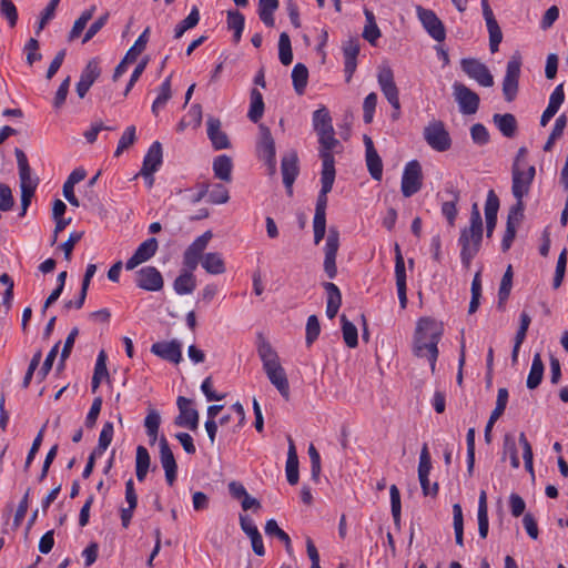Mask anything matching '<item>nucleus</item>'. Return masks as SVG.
Instances as JSON below:
<instances>
[{
  "label": "nucleus",
  "mask_w": 568,
  "mask_h": 568,
  "mask_svg": "<svg viewBox=\"0 0 568 568\" xmlns=\"http://www.w3.org/2000/svg\"><path fill=\"white\" fill-rule=\"evenodd\" d=\"M257 338V354L263 364V371L265 372L271 384L278 390V393L285 399H288L290 384L286 373L281 365L277 353L262 334H258Z\"/></svg>",
  "instance_id": "obj_2"
},
{
  "label": "nucleus",
  "mask_w": 568,
  "mask_h": 568,
  "mask_svg": "<svg viewBox=\"0 0 568 568\" xmlns=\"http://www.w3.org/2000/svg\"><path fill=\"white\" fill-rule=\"evenodd\" d=\"M504 456L508 455L510 464L514 468H518L520 465L519 457L517 455V446L515 437L510 434H506L503 444Z\"/></svg>",
  "instance_id": "obj_50"
},
{
  "label": "nucleus",
  "mask_w": 568,
  "mask_h": 568,
  "mask_svg": "<svg viewBox=\"0 0 568 568\" xmlns=\"http://www.w3.org/2000/svg\"><path fill=\"white\" fill-rule=\"evenodd\" d=\"M377 104V95L375 92L369 93L363 103V119L366 124L373 121L374 112Z\"/></svg>",
  "instance_id": "obj_56"
},
{
  "label": "nucleus",
  "mask_w": 568,
  "mask_h": 568,
  "mask_svg": "<svg viewBox=\"0 0 568 568\" xmlns=\"http://www.w3.org/2000/svg\"><path fill=\"white\" fill-rule=\"evenodd\" d=\"M232 168H233L232 160L227 155H224V154L219 155L213 161L214 175H215V178H217L222 181H225V182L231 181Z\"/></svg>",
  "instance_id": "obj_30"
},
{
  "label": "nucleus",
  "mask_w": 568,
  "mask_h": 568,
  "mask_svg": "<svg viewBox=\"0 0 568 568\" xmlns=\"http://www.w3.org/2000/svg\"><path fill=\"white\" fill-rule=\"evenodd\" d=\"M317 135L321 144L320 158L322 159L323 168H325L326 160H331V166L335 168V160L332 151L339 144V141L335 138L334 129L318 132Z\"/></svg>",
  "instance_id": "obj_20"
},
{
  "label": "nucleus",
  "mask_w": 568,
  "mask_h": 568,
  "mask_svg": "<svg viewBox=\"0 0 568 568\" xmlns=\"http://www.w3.org/2000/svg\"><path fill=\"white\" fill-rule=\"evenodd\" d=\"M481 9L489 33V49L491 53H495L498 51L499 44L503 40V32L497 20L495 19L494 12L488 1H484V4H481Z\"/></svg>",
  "instance_id": "obj_17"
},
{
  "label": "nucleus",
  "mask_w": 568,
  "mask_h": 568,
  "mask_svg": "<svg viewBox=\"0 0 568 568\" xmlns=\"http://www.w3.org/2000/svg\"><path fill=\"white\" fill-rule=\"evenodd\" d=\"M395 277L396 284H406L405 262L398 244H395Z\"/></svg>",
  "instance_id": "obj_54"
},
{
  "label": "nucleus",
  "mask_w": 568,
  "mask_h": 568,
  "mask_svg": "<svg viewBox=\"0 0 568 568\" xmlns=\"http://www.w3.org/2000/svg\"><path fill=\"white\" fill-rule=\"evenodd\" d=\"M113 433V424L111 422L104 423L99 436L98 446L93 452L98 453L99 455L103 454L112 442Z\"/></svg>",
  "instance_id": "obj_47"
},
{
  "label": "nucleus",
  "mask_w": 568,
  "mask_h": 568,
  "mask_svg": "<svg viewBox=\"0 0 568 568\" xmlns=\"http://www.w3.org/2000/svg\"><path fill=\"white\" fill-rule=\"evenodd\" d=\"M245 18L240 11L227 12V27L234 31L233 39L237 43L241 40Z\"/></svg>",
  "instance_id": "obj_39"
},
{
  "label": "nucleus",
  "mask_w": 568,
  "mask_h": 568,
  "mask_svg": "<svg viewBox=\"0 0 568 568\" xmlns=\"http://www.w3.org/2000/svg\"><path fill=\"white\" fill-rule=\"evenodd\" d=\"M446 192L452 195V200L442 204V213L447 219L449 225L453 226L458 213L456 206L459 201V191L452 186Z\"/></svg>",
  "instance_id": "obj_32"
},
{
  "label": "nucleus",
  "mask_w": 568,
  "mask_h": 568,
  "mask_svg": "<svg viewBox=\"0 0 568 568\" xmlns=\"http://www.w3.org/2000/svg\"><path fill=\"white\" fill-rule=\"evenodd\" d=\"M135 126L131 125L125 129L122 136L119 140L118 148L115 150L114 155L119 156L121 153L126 150L129 146H131L135 142Z\"/></svg>",
  "instance_id": "obj_52"
},
{
  "label": "nucleus",
  "mask_w": 568,
  "mask_h": 568,
  "mask_svg": "<svg viewBox=\"0 0 568 568\" xmlns=\"http://www.w3.org/2000/svg\"><path fill=\"white\" fill-rule=\"evenodd\" d=\"M463 71L471 79L476 80L480 85L489 88L494 84V78L489 69L476 59H463Z\"/></svg>",
  "instance_id": "obj_12"
},
{
  "label": "nucleus",
  "mask_w": 568,
  "mask_h": 568,
  "mask_svg": "<svg viewBox=\"0 0 568 568\" xmlns=\"http://www.w3.org/2000/svg\"><path fill=\"white\" fill-rule=\"evenodd\" d=\"M418 18L428 32V34L436 41L442 42L446 38V30L443 22L436 16L433 10L424 9L422 7L417 8Z\"/></svg>",
  "instance_id": "obj_11"
},
{
  "label": "nucleus",
  "mask_w": 568,
  "mask_h": 568,
  "mask_svg": "<svg viewBox=\"0 0 568 568\" xmlns=\"http://www.w3.org/2000/svg\"><path fill=\"white\" fill-rule=\"evenodd\" d=\"M150 29L146 28L135 40L134 44L125 53L126 60L135 61L138 57L145 50L149 41Z\"/></svg>",
  "instance_id": "obj_48"
},
{
  "label": "nucleus",
  "mask_w": 568,
  "mask_h": 568,
  "mask_svg": "<svg viewBox=\"0 0 568 568\" xmlns=\"http://www.w3.org/2000/svg\"><path fill=\"white\" fill-rule=\"evenodd\" d=\"M0 14L8 21L10 28L18 22V10L12 0H0Z\"/></svg>",
  "instance_id": "obj_49"
},
{
  "label": "nucleus",
  "mask_w": 568,
  "mask_h": 568,
  "mask_svg": "<svg viewBox=\"0 0 568 568\" xmlns=\"http://www.w3.org/2000/svg\"><path fill=\"white\" fill-rule=\"evenodd\" d=\"M250 99H251V103H250V110L247 113V118L252 122L257 123L262 119L263 113H264L263 95L257 89L254 88L251 90Z\"/></svg>",
  "instance_id": "obj_31"
},
{
  "label": "nucleus",
  "mask_w": 568,
  "mask_h": 568,
  "mask_svg": "<svg viewBox=\"0 0 568 568\" xmlns=\"http://www.w3.org/2000/svg\"><path fill=\"white\" fill-rule=\"evenodd\" d=\"M283 175V183L286 187L288 195L293 194V183L298 175V158L296 152H290L284 155L281 163Z\"/></svg>",
  "instance_id": "obj_18"
},
{
  "label": "nucleus",
  "mask_w": 568,
  "mask_h": 568,
  "mask_svg": "<svg viewBox=\"0 0 568 568\" xmlns=\"http://www.w3.org/2000/svg\"><path fill=\"white\" fill-rule=\"evenodd\" d=\"M212 236V232L206 231L201 236L195 239L194 242L187 247L184 253V260L187 266L195 267L197 265V262Z\"/></svg>",
  "instance_id": "obj_21"
},
{
  "label": "nucleus",
  "mask_w": 568,
  "mask_h": 568,
  "mask_svg": "<svg viewBox=\"0 0 568 568\" xmlns=\"http://www.w3.org/2000/svg\"><path fill=\"white\" fill-rule=\"evenodd\" d=\"M61 0H51L49 4L45 7V9L42 12L41 19L39 21L38 28L36 33L40 34V32L44 29L47 23L54 17L57 7Z\"/></svg>",
  "instance_id": "obj_61"
},
{
  "label": "nucleus",
  "mask_w": 568,
  "mask_h": 568,
  "mask_svg": "<svg viewBox=\"0 0 568 568\" xmlns=\"http://www.w3.org/2000/svg\"><path fill=\"white\" fill-rule=\"evenodd\" d=\"M426 143L437 152H445L452 146V138L445 124L439 120L429 122L423 131Z\"/></svg>",
  "instance_id": "obj_4"
},
{
  "label": "nucleus",
  "mask_w": 568,
  "mask_h": 568,
  "mask_svg": "<svg viewBox=\"0 0 568 568\" xmlns=\"http://www.w3.org/2000/svg\"><path fill=\"white\" fill-rule=\"evenodd\" d=\"M544 363L539 353H536L532 358L531 367L527 377V387L529 389L537 388L544 376Z\"/></svg>",
  "instance_id": "obj_29"
},
{
  "label": "nucleus",
  "mask_w": 568,
  "mask_h": 568,
  "mask_svg": "<svg viewBox=\"0 0 568 568\" xmlns=\"http://www.w3.org/2000/svg\"><path fill=\"white\" fill-rule=\"evenodd\" d=\"M443 324L430 317L417 321L413 336V354L429 362L432 372H435L438 357V343L443 335Z\"/></svg>",
  "instance_id": "obj_1"
},
{
  "label": "nucleus",
  "mask_w": 568,
  "mask_h": 568,
  "mask_svg": "<svg viewBox=\"0 0 568 568\" xmlns=\"http://www.w3.org/2000/svg\"><path fill=\"white\" fill-rule=\"evenodd\" d=\"M313 128L316 133L322 131H328L333 128L332 118L328 110L325 106H321L313 113Z\"/></svg>",
  "instance_id": "obj_35"
},
{
  "label": "nucleus",
  "mask_w": 568,
  "mask_h": 568,
  "mask_svg": "<svg viewBox=\"0 0 568 568\" xmlns=\"http://www.w3.org/2000/svg\"><path fill=\"white\" fill-rule=\"evenodd\" d=\"M499 210V199L496 193L490 190L487 194L486 203H485V217H486V230L487 236L490 237L496 224H497V213Z\"/></svg>",
  "instance_id": "obj_25"
},
{
  "label": "nucleus",
  "mask_w": 568,
  "mask_h": 568,
  "mask_svg": "<svg viewBox=\"0 0 568 568\" xmlns=\"http://www.w3.org/2000/svg\"><path fill=\"white\" fill-rule=\"evenodd\" d=\"M159 248V242L155 237H149L142 242L133 255L126 261L125 268L128 271L134 270L140 264L149 261Z\"/></svg>",
  "instance_id": "obj_14"
},
{
  "label": "nucleus",
  "mask_w": 568,
  "mask_h": 568,
  "mask_svg": "<svg viewBox=\"0 0 568 568\" xmlns=\"http://www.w3.org/2000/svg\"><path fill=\"white\" fill-rule=\"evenodd\" d=\"M38 185V181H23L20 182L21 189V213L23 216L31 203V199L34 195L36 189Z\"/></svg>",
  "instance_id": "obj_43"
},
{
  "label": "nucleus",
  "mask_w": 568,
  "mask_h": 568,
  "mask_svg": "<svg viewBox=\"0 0 568 568\" xmlns=\"http://www.w3.org/2000/svg\"><path fill=\"white\" fill-rule=\"evenodd\" d=\"M381 90H382L385 99L392 105V108L398 109L399 108V91H398V88H397L395 81L388 85H385Z\"/></svg>",
  "instance_id": "obj_64"
},
{
  "label": "nucleus",
  "mask_w": 568,
  "mask_h": 568,
  "mask_svg": "<svg viewBox=\"0 0 568 568\" xmlns=\"http://www.w3.org/2000/svg\"><path fill=\"white\" fill-rule=\"evenodd\" d=\"M454 95L463 114H474L479 108V97L463 83L454 84Z\"/></svg>",
  "instance_id": "obj_13"
},
{
  "label": "nucleus",
  "mask_w": 568,
  "mask_h": 568,
  "mask_svg": "<svg viewBox=\"0 0 568 568\" xmlns=\"http://www.w3.org/2000/svg\"><path fill=\"white\" fill-rule=\"evenodd\" d=\"M327 287V305L326 315L328 318H334L339 310L342 303V295L338 286H326Z\"/></svg>",
  "instance_id": "obj_37"
},
{
  "label": "nucleus",
  "mask_w": 568,
  "mask_h": 568,
  "mask_svg": "<svg viewBox=\"0 0 568 568\" xmlns=\"http://www.w3.org/2000/svg\"><path fill=\"white\" fill-rule=\"evenodd\" d=\"M524 200H516V204L509 209L506 225L517 227L524 217Z\"/></svg>",
  "instance_id": "obj_51"
},
{
  "label": "nucleus",
  "mask_w": 568,
  "mask_h": 568,
  "mask_svg": "<svg viewBox=\"0 0 568 568\" xmlns=\"http://www.w3.org/2000/svg\"><path fill=\"white\" fill-rule=\"evenodd\" d=\"M308 70L303 63H297L292 70V81L297 94H303L307 85Z\"/></svg>",
  "instance_id": "obj_34"
},
{
  "label": "nucleus",
  "mask_w": 568,
  "mask_h": 568,
  "mask_svg": "<svg viewBox=\"0 0 568 568\" xmlns=\"http://www.w3.org/2000/svg\"><path fill=\"white\" fill-rule=\"evenodd\" d=\"M423 185L422 165L417 160L408 162L402 176V193L405 197L416 194Z\"/></svg>",
  "instance_id": "obj_8"
},
{
  "label": "nucleus",
  "mask_w": 568,
  "mask_h": 568,
  "mask_svg": "<svg viewBox=\"0 0 568 568\" xmlns=\"http://www.w3.org/2000/svg\"><path fill=\"white\" fill-rule=\"evenodd\" d=\"M493 122L506 138H513L517 133L518 124L514 114L511 113H495L493 115Z\"/></svg>",
  "instance_id": "obj_28"
},
{
  "label": "nucleus",
  "mask_w": 568,
  "mask_h": 568,
  "mask_svg": "<svg viewBox=\"0 0 568 568\" xmlns=\"http://www.w3.org/2000/svg\"><path fill=\"white\" fill-rule=\"evenodd\" d=\"M339 247V232L335 226H331L328 230L326 244L324 247V270L329 278H334L336 275V254Z\"/></svg>",
  "instance_id": "obj_10"
},
{
  "label": "nucleus",
  "mask_w": 568,
  "mask_h": 568,
  "mask_svg": "<svg viewBox=\"0 0 568 568\" xmlns=\"http://www.w3.org/2000/svg\"><path fill=\"white\" fill-rule=\"evenodd\" d=\"M536 169L534 165L527 168L513 164L511 166V193L516 200H524L529 194L534 182Z\"/></svg>",
  "instance_id": "obj_5"
},
{
  "label": "nucleus",
  "mask_w": 568,
  "mask_h": 568,
  "mask_svg": "<svg viewBox=\"0 0 568 568\" xmlns=\"http://www.w3.org/2000/svg\"><path fill=\"white\" fill-rule=\"evenodd\" d=\"M161 423V416L155 409H149V413L144 419V426L146 434L150 437V443L153 445L158 439V432Z\"/></svg>",
  "instance_id": "obj_38"
},
{
  "label": "nucleus",
  "mask_w": 568,
  "mask_h": 568,
  "mask_svg": "<svg viewBox=\"0 0 568 568\" xmlns=\"http://www.w3.org/2000/svg\"><path fill=\"white\" fill-rule=\"evenodd\" d=\"M470 136L474 143L485 145L489 142V132L481 123H476L470 128Z\"/></svg>",
  "instance_id": "obj_58"
},
{
  "label": "nucleus",
  "mask_w": 568,
  "mask_h": 568,
  "mask_svg": "<svg viewBox=\"0 0 568 568\" xmlns=\"http://www.w3.org/2000/svg\"><path fill=\"white\" fill-rule=\"evenodd\" d=\"M278 58L282 64L288 65L293 61L291 40L286 32H282L278 39Z\"/></svg>",
  "instance_id": "obj_46"
},
{
  "label": "nucleus",
  "mask_w": 568,
  "mask_h": 568,
  "mask_svg": "<svg viewBox=\"0 0 568 568\" xmlns=\"http://www.w3.org/2000/svg\"><path fill=\"white\" fill-rule=\"evenodd\" d=\"M207 136L215 150L230 148V140L224 131L221 130V121L217 118H207Z\"/></svg>",
  "instance_id": "obj_23"
},
{
  "label": "nucleus",
  "mask_w": 568,
  "mask_h": 568,
  "mask_svg": "<svg viewBox=\"0 0 568 568\" xmlns=\"http://www.w3.org/2000/svg\"><path fill=\"white\" fill-rule=\"evenodd\" d=\"M195 286H173V291L165 297L169 305L173 307L193 306L195 301L193 298V288Z\"/></svg>",
  "instance_id": "obj_24"
},
{
  "label": "nucleus",
  "mask_w": 568,
  "mask_h": 568,
  "mask_svg": "<svg viewBox=\"0 0 568 568\" xmlns=\"http://www.w3.org/2000/svg\"><path fill=\"white\" fill-rule=\"evenodd\" d=\"M136 284H163L161 273L154 266H145L136 272Z\"/></svg>",
  "instance_id": "obj_36"
},
{
  "label": "nucleus",
  "mask_w": 568,
  "mask_h": 568,
  "mask_svg": "<svg viewBox=\"0 0 568 568\" xmlns=\"http://www.w3.org/2000/svg\"><path fill=\"white\" fill-rule=\"evenodd\" d=\"M201 264L210 274H222L225 271L224 261L220 253H206L202 257Z\"/></svg>",
  "instance_id": "obj_33"
},
{
  "label": "nucleus",
  "mask_w": 568,
  "mask_h": 568,
  "mask_svg": "<svg viewBox=\"0 0 568 568\" xmlns=\"http://www.w3.org/2000/svg\"><path fill=\"white\" fill-rule=\"evenodd\" d=\"M430 469V454L427 444H424L419 455L418 476H429Z\"/></svg>",
  "instance_id": "obj_63"
},
{
  "label": "nucleus",
  "mask_w": 568,
  "mask_h": 568,
  "mask_svg": "<svg viewBox=\"0 0 568 568\" xmlns=\"http://www.w3.org/2000/svg\"><path fill=\"white\" fill-rule=\"evenodd\" d=\"M101 74L99 58L91 59L82 70L80 80L92 85Z\"/></svg>",
  "instance_id": "obj_44"
},
{
  "label": "nucleus",
  "mask_w": 568,
  "mask_h": 568,
  "mask_svg": "<svg viewBox=\"0 0 568 568\" xmlns=\"http://www.w3.org/2000/svg\"><path fill=\"white\" fill-rule=\"evenodd\" d=\"M179 408V416L175 418L174 423L180 427H189L194 430L199 425V413L196 409L191 407V399L180 396L176 400Z\"/></svg>",
  "instance_id": "obj_16"
},
{
  "label": "nucleus",
  "mask_w": 568,
  "mask_h": 568,
  "mask_svg": "<svg viewBox=\"0 0 568 568\" xmlns=\"http://www.w3.org/2000/svg\"><path fill=\"white\" fill-rule=\"evenodd\" d=\"M342 332L345 344L354 348L358 344V332L356 326L351 323L345 315H342Z\"/></svg>",
  "instance_id": "obj_41"
},
{
  "label": "nucleus",
  "mask_w": 568,
  "mask_h": 568,
  "mask_svg": "<svg viewBox=\"0 0 568 568\" xmlns=\"http://www.w3.org/2000/svg\"><path fill=\"white\" fill-rule=\"evenodd\" d=\"M13 205L14 199L11 189L4 183H0V210L8 212Z\"/></svg>",
  "instance_id": "obj_60"
},
{
  "label": "nucleus",
  "mask_w": 568,
  "mask_h": 568,
  "mask_svg": "<svg viewBox=\"0 0 568 568\" xmlns=\"http://www.w3.org/2000/svg\"><path fill=\"white\" fill-rule=\"evenodd\" d=\"M343 53L345 59L346 81L349 82L357 67V55L359 53V41L356 38L348 39L343 44Z\"/></svg>",
  "instance_id": "obj_22"
},
{
  "label": "nucleus",
  "mask_w": 568,
  "mask_h": 568,
  "mask_svg": "<svg viewBox=\"0 0 568 568\" xmlns=\"http://www.w3.org/2000/svg\"><path fill=\"white\" fill-rule=\"evenodd\" d=\"M160 447V462L165 471L166 483L172 486L176 480L178 465L173 455L172 449L165 437H161L159 440Z\"/></svg>",
  "instance_id": "obj_15"
},
{
  "label": "nucleus",
  "mask_w": 568,
  "mask_h": 568,
  "mask_svg": "<svg viewBox=\"0 0 568 568\" xmlns=\"http://www.w3.org/2000/svg\"><path fill=\"white\" fill-rule=\"evenodd\" d=\"M258 141H257V152L258 156L265 161L267 166L270 168L271 174L276 171V158H275V142L272 136L271 130L264 125H258Z\"/></svg>",
  "instance_id": "obj_9"
},
{
  "label": "nucleus",
  "mask_w": 568,
  "mask_h": 568,
  "mask_svg": "<svg viewBox=\"0 0 568 568\" xmlns=\"http://www.w3.org/2000/svg\"><path fill=\"white\" fill-rule=\"evenodd\" d=\"M151 352L174 364H179L182 361L181 344L175 339L154 343L151 347Z\"/></svg>",
  "instance_id": "obj_19"
},
{
  "label": "nucleus",
  "mask_w": 568,
  "mask_h": 568,
  "mask_svg": "<svg viewBox=\"0 0 568 568\" xmlns=\"http://www.w3.org/2000/svg\"><path fill=\"white\" fill-rule=\"evenodd\" d=\"M321 326L316 315H311L306 323V343L311 345L320 335Z\"/></svg>",
  "instance_id": "obj_62"
},
{
  "label": "nucleus",
  "mask_w": 568,
  "mask_h": 568,
  "mask_svg": "<svg viewBox=\"0 0 568 568\" xmlns=\"http://www.w3.org/2000/svg\"><path fill=\"white\" fill-rule=\"evenodd\" d=\"M521 64L523 60L519 52H515L507 62L503 80V94L507 102L514 101L517 97Z\"/></svg>",
  "instance_id": "obj_3"
},
{
  "label": "nucleus",
  "mask_w": 568,
  "mask_h": 568,
  "mask_svg": "<svg viewBox=\"0 0 568 568\" xmlns=\"http://www.w3.org/2000/svg\"><path fill=\"white\" fill-rule=\"evenodd\" d=\"M322 187L317 196L314 217L326 219L327 194L332 191L335 181V168L331 166V160L325 161V168L321 173Z\"/></svg>",
  "instance_id": "obj_7"
},
{
  "label": "nucleus",
  "mask_w": 568,
  "mask_h": 568,
  "mask_svg": "<svg viewBox=\"0 0 568 568\" xmlns=\"http://www.w3.org/2000/svg\"><path fill=\"white\" fill-rule=\"evenodd\" d=\"M366 165L371 176L381 181L383 175V162L377 151L366 153Z\"/></svg>",
  "instance_id": "obj_42"
},
{
  "label": "nucleus",
  "mask_w": 568,
  "mask_h": 568,
  "mask_svg": "<svg viewBox=\"0 0 568 568\" xmlns=\"http://www.w3.org/2000/svg\"><path fill=\"white\" fill-rule=\"evenodd\" d=\"M288 440V450H287V459H286V478L290 485H296L300 479L298 473V457L295 448V444L291 436L287 437Z\"/></svg>",
  "instance_id": "obj_26"
},
{
  "label": "nucleus",
  "mask_w": 568,
  "mask_h": 568,
  "mask_svg": "<svg viewBox=\"0 0 568 568\" xmlns=\"http://www.w3.org/2000/svg\"><path fill=\"white\" fill-rule=\"evenodd\" d=\"M209 202L213 204H224L229 201V190L220 183L213 185V189L209 191Z\"/></svg>",
  "instance_id": "obj_53"
},
{
  "label": "nucleus",
  "mask_w": 568,
  "mask_h": 568,
  "mask_svg": "<svg viewBox=\"0 0 568 568\" xmlns=\"http://www.w3.org/2000/svg\"><path fill=\"white\" fill-rule=\"evenodd\" d=\"M162 145L155 141L149 148L141 171H148V173H155L162 164Z\"/></svg>",
  "instance_id": "obj_27"
},
{
  "label": "nucleus",
  "mask_w": 568,
  "mask_h": 568,
  "mask_svg": "<svg viewBox=\"0 0 568 568\" xmlns=\"http://www.w3.org/2000/svg\"><path fill=\"white\" fill-rule=\"evenodd\" d=\"M14 155L17 159L18 168H19V178L20 182L23 181H38L37 178L31 176V169L28 162V158L26 153L21 149L14 150Z\"/></svg>",
  "instance_id": "obj_45"
},
{
  "label": "nucleus",
  "mask_w": 568,
  "mask_h": 568,
  "mask_svg": "<svg viewBox=\"0 0 568 568\" xmlns=\"http://www.w3.org/2000/svg\"><path fill=\"white\" fill-rule=\"evenodd\" d=\"M39 41L34 38H30L24 45V52L27 54V63L32 65L36 61L41 60L42 55L38 52Z\"/></svg>",
  "instance_id": "obj_59"
},
{
  "label": "nucleus",
  "mask_w": 568,
  "mask_h": 568,
  "mask_svg": "<svg viewBox=\"0 0 568 568\" xmlns=\"http://www.w3.org/2000/svg\"><path fill=\"white\" fill-rule=\"evenodd\" d=\"M481 242L483 233L468 229L462 230L458 244L460 246V258L465 266H468L479 252Z\"/></svg>",
  "instance_id": "obj_6"
},
{
  "label": "nucleus",
  "mask_w": 568,
  "mask_h": 568,
  "mask_svg": "<svg viewBox=\"0 0 568 568\" xmlns=\"http://www.w3.org/2000/svg\"><path fill=\"white\" fill-rule=\"evenodd\" d=\"M389 495H390L392 515H393L395 524H398L400 520L402 506H400V493L396 485L390 486Z\"/></svg>",
  "instance_id": "obj_57"
},
{
  "label": "nucleus",
  "mask_w": 568,
  "mask_h": 568,
  "mask_svg": "<svg viewBox=\"0 0 568 568\" xmlns=\"http://www.w3.org/2000/svg\"><path fill=\"white\" fill-rule=\"evenodd\" d=\"M59 344L60 343H57L51 349L50 352L48 353L41 368L39 369L38 374H37V377L40 379V381H43L49 372L51 371L52 368V365H53V362L58 355V352H59Z\"/></svg>",
  "instance_id": "obj_55"
},
{
  "label": "nucleus",
  "mask_w": 568,
  "mask_h": 568,
  "mask_svg": "<svg viewBox=\"0 0 568 568\" xmlns=\"http://www.w3.org/2000/svg\"><path fill=\"white\" fill-rule=\"evenodd\" d=\"M171 78H172V75H169L163 81V83L160 87V93L152 104V112L155 115L158 114L159 109L163 108L172 97Z\"/></svg>",
  "instance_id": "obj_40"
}]
</instances>
